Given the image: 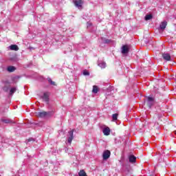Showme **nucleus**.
<instances>
[{"label":"nucleus","instance_id":"f257e3e1","mask_svg":"<svg viewBox=\"0 0 176 176\" xmlns=\"http://www.w3.org/2000/svg\"><path fill=\"white\" fill-rule=\"evenodd\" d=\"M145 102L148 105V108H152L155 105V98L148 96L145 100Z\"/></svg>","mask_w":176,"mask_h":176},{"label":"nucleus","instance_id":"f03ea898","mask_svg":"<svg viewBox=\"0 0 176 176\" xmlns=\"http://www.w3.org/2000/svg\"><path fill=\"white\" fill-rule=\"evenodd\" d=\"M74 131H75V129H72V131L68 132V144H72V140H74Z\"/></svg>","mask_w":176,"mask_h":176},{"label":"nucleus","instance_id":"7ed1b4c3","mask_svg":"<svg viewBox=\"0 0 176 176\" xmlns=\"http://www.w3.org/2000/svg\"><path fill=\"white\" fill-rule=\"evenodd\" d=\"M73 2L76 8L82 9V6L83 5V0H74Z\"/></svg>","mask_w":176,"mask_h":176},{"label":"nucleus","instance_id":"20e7f679","mask_svg":"<svg viewBox=\"0 0 176 176\" xmlns=\"http://www.w3.org/2000/svg\"><path fill=\"white\" fill-rule=\"evenodd\" d=\"M110 156H111V151H109V150L104 151L102 155L103 160H108Z\"/></svg>","mask_w":176,"mask_h":176},{"label":"nucleus","instance_id":"39448f33","mask_svg":"<svg viewBox=\"0 0 176 176\" xmlns=\"http://www.w3.org/2000/svg\"><path fill=\"white\" fill-rule=\"evenodd\" d=\"M167 27V23H161L157 29L158 30L159 32L160 31H163L164 30H166V28Z\"/></svg>","mask_w":176,"mask_h":176},{"label":"nucleus","instance_id":"423d86ee","mask_svg":"<svg viewBox=\"0 0 176 176\" xmlns=\"http://www.w3.org/2000/svg\"><path fill=\"white\" fill-rule=\"evenodd\" d=\"M111 42H112V40L105 38L104 37H101L100 39V43L108 44V43H111Z\"/></svg>","mask_w":176,"mask_h":176},{"label":"nucleus","instance_id":"0eeeda50","mask_svg":"<svg viewBox=\"0 0 176 176\" xmlns=\"http://www.w3.org/2000/svg\"><path fill=\"white\" fill-rule=\"evenodd\" d=\"M49 93L48 92H45L43 94V96H42V99L43 100V101H45V102H49Z\"/></svg>","mask_w":176,"mask_h":176},{"label":"nucleus","instance_id":"6e6552de","mask_svg":"<svg viewBox=\"0 0 176 176\" xmlns=\"http://www.w3.org/2000/svg\"><path fill=\"white\" fill-rule=\"evenodd\" d=\"M129 52V47L127 45H123L122 47V54H127Z\"/></svg>","mask_w":176,"mask_h":176},{"label":"nucleus","instance_id":"1a4fd4ad","mask_svg":"<svg viewBox=\"0 0 176 176\" xmlns=\"http://www.w3.org/2000/svg\"><path fill=\"white\" fill-rule=\"evenodd\" d=\"M162 57L164 60H166V61H170V60H171V56H170V54L168 53L163 54Z\"/></svg>","mask_w":176,"mask_h":176},{"label":"nucleus","instance_id":"9d476101","mask_svg":"<svg viewBox=\"0 0 176 176\" xmlns=\"http://www.w3.org/2000/svg\"><path fill=\"white\" fill-rule=\"evenodd\" d=\"M103 133L104 135H109L111 134V129L109 127H106L103 129Z\"/></svg>","mask_w":176,"mask_h":176},{"label":"nucleus","instance_id":"9b49d317","mask_svg":"<svg viewBox=\"0 0 176 176\" xmlns=\"http://www.w3.org/2000/svg\"><path fill=\"white\" fill-rule=\"evenodd\" d=\"M129 159L130 163H135L137 160V157H135V156L134 155H129Z\"/></svg>","mask_w":176,"mask_h":176},{"label":"nucleus","instance_id":"f8f14e48","mask_svg":"<svg viewBox=\"0 0 176 176\" xmlns=\"http://www.w3.org/2000/svg\"><path fill=\"white\" fill-rule=\"evenodd\" d=\"M7 71L8 72H14L16 71V67H14V66H8L7 67Z\"/></svg>","mask_w":176,"mask_h":176},{"label":"nucleus","instance_id":"ddd939ff","mask_svg":"<svg viewBox=\"0 0 176 176\" xmlns=\"http://www.w3.org/2000/svg\"><path fill=\"white\" fill-rule=\"evenodd\" d=\"M37 116H38V118H47L46 111L38 112L37 113Z\"/></svg>","mask_w":176,"mask_h":176},{"label":"nucleus","instance_id":"4468645a","mask_svg":"<svg viewBox=\"0 0 176 176\" xmlns=\"http://www.w3.org/2000/svg\"><path fill=\"white\" fill-rule=\"evenodd\" d=\"M9 48L10 49V50H14L15 52H17V50H19V46H17L16 45H11Z\"/></svg>","mask_w":176,"mask_h":176},{"label":"nucleus","instance_id":"2eb2a0df","mask_svg":"<svg viewBox=\"0 0 176 176\" xmlns=\"http://www.w3.org/2000/svg\"><path fill=\"white\" fill-rule=\"evenodd\" d=\"M98 65L100 67V68H105L107 63H105V62L99 61Z\"/></svg>","mask_w":176,"mask_h":176},{"label":"nucleus","instance_id":"dca6fc26","mask_svg":"<svg viewBox=\"0 0 176 176\" xmlns=\"http://www.w3.org/2000/svg\"><path fill=\"white\" fill-rule=\"evenodd\" d=\"M16 90H17V87H16L11 88L10 90V96H13V94H14V93H16Z\"/></svg>","mask_w":176,"mask_h":176},{"label":"nucleus","instance_id":"f3484780","mask_svg":"<svg viewBox=\"0 0 176 176\" xmlns=\"http://www.w3.org/2000/svg\"><path fill=\"white\" fill-rule=\"evenodd\" d=\"M45 115L47 118H50V116H53V115H54V111H47Z\"/></svg>","mask_w":176,"mask_h":176},{"label":"nucleus","instance_id":"a211bd4d","mask_svg":"<svg viewBox=\"0 0 176 176\" xmlns=\"http://www.w3.org/2000/svg\"><path fill=\"white\" fill-rule=\"evenodd\" d=\"M92 93H94V94H97L98 93V87H97V86L94 85L93 87Z\"/></svg>","mask_w":176,"mask_h":176},{"label":"nucleus","instance_id":"6ab92c4d","mask_svg":"<svg viewBox=\"0 0 176 176\" xmlns=\"http://www.w3.org/2000/svg\"><path fill=\"white\" fill-rule=\"evenodd\" d=\"M47 80H48L49 83L52 85V86H56V82L52 80V78H47Z\"/></svg>","mask_w":176,"mask_h":176},{"label":"nucleus","instance_id":"aec40b11","mask_svg":"<svg viewBox=\"0 0 176 176\" xmlns=\"http://www.w3.org/2000/svg\"><path fill=\"white\" fill-rule=\"evenodd\" d=\"M1 122H3V123H12V120L10 119H1Z\"/></svg>","mask_w":176,"mask_h":176},{"label":"nucleus","instance_id":"412c9836","mask_svg":"<svg viewBox=\"0 0 176 176\" xmlns=\"http://www.w3.org/2000/svg\"><path fill=\"white\" fill-rule=\"evenodd\" d=\"M78 175L79 176H87V175L86 174V172H85L84 170H80V172L78 173Z\"/></svg>","mask_w":176,"mask_h":176},{"label":"nucleus","instance_id":"4be33fe9","mask_svg":"<svg viewBox=\"0 0 176 176\" xmlns=\"http://www.w3.org/2000/svg\"><path fill=\"white\" fill-rule=\"evenodd\" d=\"M27 144H31V142H35V139L30 138L29 139H28V140H26Z\"/></svg>","mask_w":176,"mask_h":176},{"label":"nucleus","instance_id":"5701e85b","mask_svg":"<svg viewBox=\"0 0 176 176\" xmlns=\"http://www.w3.org/2000/svg\"><path fill=\"white\" fill-rule=\"evenodd\" d=\"M118 116H119V114H118V113L113 114L112 119H113V122L118 120Z\"/></svg>","mask_w":176,"mask_h":176},{"label":"nucleus","instance_id":"b1692460","mask_svg":"<svg viewBox=\"0 0 176 176\" xmlns=\"http://www.w3.org/2000/svg\"><path fill=\"white\" fill-rule=\"evenodd\" d=\"M152 17V14H147L145 16V20L148 21V20H151Z\"/></svg>","mask_w":176,"mask_h":176},{"label":"nucleus","instance_id":"393cba45","mask_svg":"<svg viewBox=\"0 0 176 176\" xmlns=\"http://www.w3.org/2000/svg\"><path fill=\"white\" fill-rule=\"evenodd\" d=\"M82 74L85 76H89L90 75V73L87 70H84Z\"/></svg>","mask_w":176,"mask_h":176},{"label":"nucleus","instance_id":"a878e982","mask_svg":"<svg viewBox=\"0 0 176 176\" xmlns=\"http://www.w3.org/2000/svg\"><path fill=\"white\" fill-rule=\"evenodd\" d=\"M3 90L4 91H9V87H4L3 89Z\"/></svg>","mask_w":176,"mask_h":176},{"label":"nucleus","instance_id":"bb28decb","mask_svg":"<svg viewBox=\"0 0 176 176\" xmlns=\"http://www.w3.org/2000/svg\"><path fill=\"white\" fill-rule=\"evenodd\" d=\"M92 23H89L87 25V28H90V27H91Z\"/></svg>","mask_w":176,"mask_h":176},{"label":"nucleus","instance_id":"cd10ccee","mask_svg":"<svg viewBox=\"0 0 176 176\" xmlns=\"http://www.w3.org/2000/svg\"><path fill=\"white\" fill-rule=\"evenodd\" d=\"M108 90H109V91H112V90H113V87H109Z\"/></svg>","mask_w":176,"mask_h":176},{"label":"nucleus","instance_id":"c85d7f7f","mask_svg":"<svg viewBox=\"0 0 176 176\" xmlns=\"http://www.w3.org/2000/svg\"><path fill=\"white\" fill-rule=\"evenodd\" d=\"M16 79H19V76H15L12 78V80H16Z\"/></svg>","mask_w":176,"mask_h":176},{"label":"nucleus","instance_id":"c756f323","mask_svg":"<svg viewBox=\"0 0 176 176\" xmlns=\"http://www.w3.org/2000/svg\"><path fill=\"white\" fill-rule=\"evenodd\" d=\"M2 29V26L1 25H0V30H1Z\"/></svg>","mask_w":176,"mask_h":176},{"label":"nucleus","instance_id":"7c9ffc66","mask_svg":"<svg viewBox=\"0 0 176 176\" xmlns=\"http://www.w3.org/2000/svg\"><path fill=\"white\" fill-rule=\"evenodd\" d=\"M175 134L176 135V131H175Z\"/></svg>","mask_w":176,"mask_h":176}]
</instances>
